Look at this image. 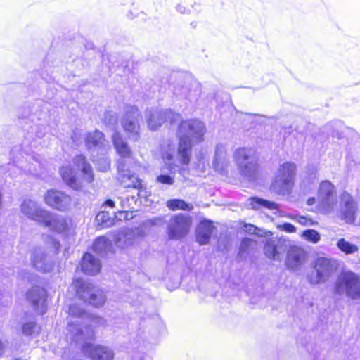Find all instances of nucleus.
Here are the masks:
<instances>
[{
	"mask_svg": "<svg viewBox=\"0 0 360 360\" xmlns=\"http://www.w3.org/2000/svg\"><path fill=\"white\" fill-rule=\"evenodd\" d=\"M141 115L139 109L135 106H129L122 120V126L129 134V139L137 141L140 139V121Z\"/></svg>",
	"mask_w": 360,
	"mask_h": 360,
	"instance_id": "nucleus-9",
	"label": "nucleus"
},
{
	"mask_svg": "<svg viewBox=\"0 0 360 360\" xmlns=\"http://www.w3.org/2000/svg\"><path fill=\"white\" fill-rule=\"evenodd\" d=\"M112 141L119 155L117 169L121 184L126 188L139 189L141 187V181L131 172L132 169H136L139 166V162L135 158L131 148L120 132L115 131L113 134Z\"/></svg>",
	"mask_w": 360,
	"mask_h": 360,
	"instance_id": "nucleus-1",
	"label": "nucleus"
},
{
	"mask_svg": "<svg viewBox=\"0 0 360 360\" xmlns=\"http://www.w3.org/2000/svg\"><path fill=\"white\" fill-rule=\"evenodd\" d=\"M157 182L162 184L172 185L174 183V176L162 174L157 176Z\"/></svg>",
	"mask_w": 360,
	"mask_h": 360,
	"instance_id": "nucleus-40",
	"label": "nucleus"
},
{
	"mask_svg": "<svg viewBox=\"0 0 360 360\" xmlns=\"http://www.w3.org/2000/svg\"><path fill=\"white\" fill-rule=\"evenodd\" d=\"M280 229L288 233H293L295 232L296 231V228L290 223H284L283 224L280 226Z\"/></svg>",
	"mask_w": 360,
	"mask_h": 360,
	"instance_id": "nucleus-46",
	"label": "nucleus"
},
{
	"mask_svg": "<svg viewBox=\"0 0 360 360\" xmlns=\"http://www.w3.org/2000/svg\"><path fill=\"white\" fill-rule=\"evenodd\" d=\"M135 240V234L129 229L119 231L114 237V242L117 247L125 248L132 245Z\"/></svg>",
	"mask_w": 360,
	"mask_h": 360,
	"instance_id": "nucleus-29",
	"label": "nucleus"
},
{
	"mask_svg": "<svg viewBox=\"0 0 360 360\" xmlns=\"http://www.w3.org/2000/svg\"><path fill=\"white\" fill-rule=\"evenodd\" d=\"M316 202V199L314 198H310L307 200V204L309 205H312Z\"/></svg>",
	"mask_w": 360,
	"mask_h": 360,
	"instance_id": "nucleus-49",
	"label": "nucleus"
},
{
	"mask_svg": "<svg viewBox=\"0 0 360 360\" xmlns=\"http://www.w3.org/2000/svg\"><path fill=\"white\" fill-rule=\"evenodd\" d=\"M117 116L112 111H108L105 113L103 120L108 125H114L117 123Z\"/></svg>",
	"mask_w": 360,
	"mask_h": 360,
	"instance_id": "nucleus-42",
	"label": "nucleus"
},
{
	"mask_svg": "<svg viewBox=\"0 0 360 360\" xmlns=\"http://www.w3.org/2000/svg\"><path fill=\"white\" fill-rule=\"evenodd\" d=\"M72 139L77 145H79L82 140L84 139L86 146L89 150L97 148L102 153L110 149L109 143L105 140L104 134L98 130L88 133L84 137L82 136L79 132L74 131Z\"/></svg>",
	"mask_w": 360,
	"mask_h": 360,
	"instance_id": "nucleus-10",
	"label": "nucleus"
},
{
	"mask_svg": "<svg viewBox=\"0 0 360 360\" xmlns=\"http://www.w3.org/2000/svg\"><path fill=\"white\" fill-rule=\"evenodd\" d=\"M46 245L49 248L53 249V251L55 253L58 252V251L60 247V242L51 237L48 238V241L46 242Z\"/></svg>",
	"mask_w": 360,
	"mask_h": 360,
	"instance_id": "nucleus-44",
	"label": "nucleus"
},
{
	"mask_svg": "<svg viewBox=\"0 0 360 360\" xmlns=\"http://www.w3.org/2000/svg\"><path fill=\"white\" fill-rule=\"evenodd\" d=\"M20 210L26 217L39 224L42 223L46 216H47L48 212L42 208L37 202L30 199H26L22 202Z\"/></svg>",
	"mask_w": 360,
	"mask_h": 360,
	"instance_id": "nucleus-16",
	"label": "nucleus"
},
{
	"mask_svg": "<svg viewBox=\"0 0 360 360\" xmlns=\"http://www.w3.org/2000/svg\"><path fill=\"white\" fill-rule=\"evenodd\" d=\"M191 225V218L183 214L172 216L167 225V233L171 239L179 240L185 237L189 232Z\"/></svg>",
	"mask_w": 360,
	"mask_h": 360,
	"instance_id": "nucleus-11",
	"label": "nucleus"
},
{
	"mask_svg": "<svg viewBox=\"0 0 360 360\" xmlns=\"http://www.w3.org/2000/svg\"><path fill=\"white\" fill-rule=\"evenodd\" d=\"M176 116L171 110L151 109L146 112V121L150 130H156L168 120L173 122Z\"/></svg>",
	"mask_w": 360,
	"mask_h": 360,
	"instance_id": "nucleus-15",
	"label": "nucleus"
},
{
	"mask_svg": "<svg viewBox=\"0 0 360 360\" xmlns=\"http://www.w3.org/2000/svg\"><path fill=\"white\" fill-rule=\"evenodd\" d=\"M4 347L2 342L0 341V356L4 353Z\"/></svg>",
	"mask_w": 360,
	"mask_h": 360,
	"instance_id": "nucleus-51",
	"label": "nucleus"
},
{
	"mask_svg": "<svg viewBox=\"0 0 360 360\" xmlns=\"http://www.w3.org/2000/svg\"><path fill=\"white\" fill-rule=\"evenodd\" d=\"M9 176H14V175L11 174V173L9 174Z\"/></svg>",
	"mask_w": 360,
	"mask_h": 360,
	"instance_id": "nucleus-53",
	"label": "nucleus"
},
{
	"mask_svg": "<svg viewBox=\"0 0 360 360\" xmlns=\"http://www.w3.org/2000/svg\"><path fill=\"white\" fill-rule=\"evenodd\" d=\"M81 266L85 274L94 275L99 272L101 266L98 259L90 253H86L83 256Z\"/></svg>",
	"mask_w": 360,
	"mask_h": 360,
	"instance_id": "nucleus-28",
	"label": "nucleus"
},
{
	"mask_svg": "<svg viewBox=\"0 0 360 360\" xmlns=\"http://www.w3.org/2000/svg\"><path fill=\"white\" fill-rule=\"evenodd\" d=\"M173 92L177 97L195 101L200 94V85L191 77L179 79L174 84Z\"/></svg>",
	"mask_w": 360,
	"mask_h": 360,
	"instance_id": "nucleus-13",
	"label": "nucleus"
},
{
	"mask_svg": "<svg viewBox=\"0 0 360 360\" xmlns=\"http://www.w3.org/2000/svg\"><path fill=\"white\" fill-rule=\"evenodd\" d=\"M341 206L340 209L335 212L334 214H339L342 219L347 223H354L356 219L357 212V204L352 196L348 193L345 192L340 196Z\"/></svg>",
	"mask_w": 360,
	"mask_h": 360,
	"instance_id": "nucleus-14",
	"label": "nucleus"
},
{
	"mask_svg": "<svg viewBox=\"0 0 360 360\" xmlns=\"http://www.w3.org/2000/svg\"><path fill=\"white\" fill-rule=\"evenodd\" d=\"M314 272L308 276L311 284L324 283L327 281L335 269V266L330 259L319 257L314 265Z\"/></svg>",
	"mask_w": 360,
	"mask_h": 360,
	"instance_id": "nucleus-12",
	"label": "nucleus"
},
{
	"mask_svg": "<svg viewBox=\"0 0 360 360\" xmlns=\"http://www.w3.org/2000/svg\"><path fill=\"white\" fill-rule=\"evenodd\" d=\"M88 340L82 342V351L84 354L93 360H112L114 358L113 352L108 347L96 345L87 342ZM78 344H82L79 342Z\"/></svg>",
	"mask_w": 360,
	"mask_h": 360,
	"instance_id": "nucleus-17",
	"label": "nucleus"
},
{
	"mask_svg": "<svg viewBox=\"0 0 360 360\" xmlns=\"http://www.w3.org/2000/svg\"><path fill=\"white\" fill-rule=\"evenodd\" d=\"M292 219L297 221L299 224L306 226V225H311L312 223L311 222V220L309 219H307V217L304 216H294L292 217Z\"/></svg>",
	"mask_w": 360,
	"mask_h": 360,
	"instance_id": "nucleus-45",
	"label": "nucleus"
},
{
	"mask_svg": "<svg viewBox=\"0 0 360 360\" xmlns=\"http://www.w3.org/2000/svg\"><path fill=\"white\" fill-rule=\"evenodd\" d=\"M338 248L347 255L353 254L358 250L356 245L352 244L344 238L339 239L337 243Z\"/></svg>",
	"mask_w": 360,
	"mask_h": 360,
	"instance_id": "nucleus-36",
	"label": "nucleus"
},
{
	"mask_svg": "<svg viewBox=\"0 0 360 360\" xmlns=\"http://www.w3.org/2000/svg\"><path fill=\"white\" fill-rule=\"evenodd\" d=\"M294 184V181L275 176L271 185V191L278 195H288L291 193Z\"/></svg>",
	"mask_w": 360,
	"mask_h": 360,
	"instance_id": "nucleus-26",
	"label": "nucleus"
},
{
	"mask_svg": "<svg viewBox=\"0 0 360 360\" xmlns=\"http://www.w3.org/2000/svg\"><path fill=\"white\" fill-rule=\"evenodd\" d=\"M206 132L205 124L195 119L182 121L177 131L179 141L178 145V160L185 164H189L194 144L204 140Z\"/></svg>",
	"mask_w": 360,
	"mask_h": 360,
	"instance_id": "nucleus-2",
	"label": "nucleus"
},
{
	"mask_svg": "<svg viewBox=\"0 0 360 360\" xmlns=\"http://www.w3.org/2000/svg\"><path fill=\"white\" fill-rule=\"evenodd\" d=\"M214 229L212 221L206 219L201 221L196 229L197 242L201 245L209 243Z\"/></svg>",
	"mask_w": 360,
	"mask_h": 360,
	"instance_id": "nucleus-25",
	"label": "nucleus"
},
{
	"mask_svg": "<svg viewBox=\"0 0 360 360\" xmlns=\"http://www.w3.org/2000/svg\"><path fill=\"white\" fill-rule=\"evenodd\" d=\"M36 329L37 325L35 322H27L22 326V333L25 335H31L35 332Z\"/></svg>",
	"mask_w": 360,
	"mask_h": 360,
	"instance_id": "nucleus-41",
	"label": "nucleus"
},
{
	"mask_svg": "<svg viewBox=\"0 0 360 360\" xmlns=\"http://www.w3.org/2000/svg\"><path fill=\"white\" fill-rule=\"evenodd\" d=\"M335 292L352 299L360 298V276L352 271H342L336 281Z\"/></svg>",
	"mask_w": 360,
	"mask_h": 360,
	"instance_id": "nucleus-6",
	"label": "nucleus"
},
{
	"mask_svg": "<svg viewBox=\"0 0 360 360\" xmlns=\"http://www.w3.org/2000/svg\"><path fill=\"white\" fill-rule=\"evenodd\" d=\"M4 170V167H0V174H1Z\"/></svg>",
	"mask_w": 360,
	"mask_h": 360,
	"instance_id": "nucleus-52",
	"label": "nucleus"
},
{
	"mask_svg": "<svg viewBox=\"0 0 360 360\" xmlns=\"http://www.w3.org/2000/svg\"><path fill=\"white\" fill-rule=\"evenodd\" d=\"M264 251L265 255L269 259L279 260L283 251L281 242L276 239L268 240L265 243Z\"/></svg>",
	"mask_w": 360,
	"mask_h": 360,
	"instance_id": "nucleus-30",
	"label": "nucleus"
},
{
	"mask_svg": "<svg viewBox=\"0 0 360 360\" xmlns=\"http://www.w3.org/2000/svg\"><path fill=\"white\" fill-rule=\"evenodd\" d=\"M105 204L111 207H113L115 206V202L112 200H108L105 202Z\"/></svg>",
	"mask_w": 360,
	"mask_h": 360,
	"instance_id": "nucleus-50",
	"label": "nucleus"
},
{
	"mask_svg": "<svg viewBox=\"0 0 360 360\" xmlns=\"http://www.w3.org/2000/svg\"><path fill=\"white\" fill-rule=\"evenodd\" d=\"M234 161L241 175L253 179L257 171L258 164L252 148H240L233 153Z\"/></svg>",
	"mask_w": 360,
	"mask_h": 360,
	"instance_id": "nucleus-5",
	"label": "nucleus"
},
{
	"mask_svg": "<svg viewBox=\"0 0 360 360\" xmlns=\"http://www.w3.org/2000/svg\"><path fill=\"white\" fill-rule=\"evenodd\" d=\"M112 248V242L105 236L98 238L93 244V250L99 255L110 251Z\"/></svg>",
	"mask_w": 360,
	"mask_h": 360,
	"instance_id": "nucleus-34",
	"label": "nucleus"
},
{
	"mask_svg": "<svg viewBox=\"0 0 360 360\" xmlns=\"http://www.w3.org/2000/svg\"><path fill=\"white\" fill-rule=\"evenodd\" d=\"M41 224L56 233L65 232L68 229V222L65 217L49 211Z\"/></svg>",
	"mask_w": 360,
	"mask_h": 360,
	"instance_id": "nucleus-22",
	"label": "nucleus"
},
{
	"mask_svg": "<svg viewBox=\"0 0 360 360\" xmlns=\"http://www.w3.org/2000/svg\"><path fill=\"white\" fill-rule=\"evenodd\" d=\"M243 230L248 233L255 234V235L261 236V237L264 236L263 231L259 230L256 226H255L252 224H245L243 226Z\"/></svg>",
	"mask_w": 360,
	"mask_h": 360,
	"instance_id": "nucleus-43",
	"label": "nucleus"
},
{
	"mask_svg": "<svg viewBox=\"0 0 360 360\" xmlns=\"http://www.w3.org/2000/svg\"><path fill=\"white\" fill-rule=\"evenodd\" d=\"M75 166L81 169L83 176L79 179L70 166H63L60 169V174L65 184L74 190L80 189L84 184L94 181L92 167L82 155H77L74 159Z\"/></svg>",
	"mask_w": 360,
	"mask_h": 360,
	"instance_id": "nucleus-4",
	"label": "nucleus"
},
{
	"mask_svg": "<svg viewBox=\"0 0 360 360\" xmlns=\"http://www.w3.org/2000/svg\"><path fill=\"white\" fill-rule=\"evenodd\" d=\"M317 200L319 209L321 213H335L337 210L338 200L335 187L331 182L323 181L320 184Z\"/></svg>",
	"mask_w": 360,
	"mask_h": 360,
	"instance_id": "nucleus-7",
	"label": "nucleus"
},
{
	"mask_svg": "<svg viewBox=\"0 0 360 360\" xmlns=\"http://www.w3.org/2000/svg\"><path fill=\"white\" fill-rule=\"evenodd\" d=\"M20 151L21 149L20 146H15L11 150V154L13 163L9 164V170L15 169V168L18 169V167H20L21 169H23L25 172L32 173L33 171L31 167H27L24 165L25 161L20 159L21 156L23 158Z\"/></svg>",
	"mask_w": 360,
	"mask_h": 360,
	"instance_id": "nucleus-32",
	"label": "nucleus"
},
{
	"mask_svg": "<svg viewBox=\"0 0 360 360\" xmlns=\"http://www.w3.org/2000/svg\"><path fill=\"white\" fill-rule=\"evenodd\" d=\"M31 260L34 267L38 271L48 272L52 269L53 263L43 247H35L32 251Z\"/></svg>",
	"mask_w": 360,
	"mask_h": 360,
	"instance_id": "nucleus-20",
	"label": "nucleus"
},
{
	"mask_svg": "<svg viewBox=\"0 0 360 360\" xmlns=\"http://www.w3.org/2000/svg\"><path fill=\"white\" fill-rule=\"evenodd\" d=\"M256 245L255 240L250 238H245L242 240L240 247V253L243 255L248 252L249 248H253Z\"/></svg>",
	"mask_w": 360,
	"mask_h": 360,
	"instance_id": "nucleus-39",
	"label": "nucleus"
},
{
	"mask_svg": "<svg viewBox=\"0 0 360 360\" xmlns=\"http://www.w3.org/2000/svg\"><path fill=\"white\" fill-rule=\"evenodd\" d=\"M250 206L252 209L258 210L262 207H265L271 210H277L278 205L272 201H269L259 198H251L248 200Z\"/></svg>",
	"mask_w": 360,
	"mask_h": 360,
	"instance_id": "nucleus-33",
	"label": "nucleus"
},
{
	"mask_svg": "<svg viewBox=\"0 0 360 360\" xmlns=\"http://www.w3.org/2000/svg\"><path fill=\"white\" fill-rule=\"evenodd\" d=\"M69 314L71 319L67 327V336L75 343L82 342L86 340H92L94 331L91 326L84 324L85 312L77 304L70 305Z\"/></svg>",
	"mask_w": 360,
	"mask_h": 360,
	"instance_id": "nucleus-3",
	"label": "nucleus"
},
{
	"mask_svg": "<svg viewBox=\"0 0 360 360\" xmlns=\"http://www.w3.org/2000/svg\"><path fill=\"white\" fill-rule=\"evenodd\" d=\"M74 285L78 297L86 302L98 307L102 306L105 300L104 295L94 289L93 285L82 279H76Z\"/></svg>",
	"mask_w": 360,
	"mask_h": 360,
	"instance_id": "nucleus-8",
	"label": "nucleus"
},
{
	"mask_svg": "<svg viewBox=\"0 0 360 360\" xmlns=\"http://www.w3.org/2000/svg\"><path fill=\"white\" fill-rule=\"evenodd\" d=\"M122 218L127 219V213L126 212L120 211L117 214H114V217H112L109 212L102 211L96 215V221L103 227H110L115 224L116 219L122 220Z\"/></svg>",
	"mask_w": 360,
	"mask_h": 360,
	"instance_id": "nucleus-27",
	"label": "nucleus"
},
{
	"mask_svg": "<svg viewBox=\"0 0 360 360\" xmlns=\"http://www.w3.org/2000/svg\"><path fill=\"white\" fill-rule=\"evenodd\" d=\"M301 236L306 240L312 243H317L321 240L320 234L314 229H307L302 231Z\"/></svg>",
	"mask_w": 360,
	"mask_h": 360,
	"instance_id": "nucleus-37",
	"label": "nucleus"
},
{
	"mask_svg": "<svg viewBox=\"0 0 360 360\" xmlns=\"http://www.w3.org/2000/svg\"><path fill=\"white\" fill-rule=\"evenodd\" d=\"M296 169L297 167L295 163L291 162H284L278 168L275 176L295 181Z\"/></svg>",
	"mask_w": 360,
	"mask_h": 360,
	"instance_id": "nucleus-31",
	"label": "nucleus"
},
{
	"mask_svg": "<svg viewBox=\"0 0 360 360\" xmlns=\"http://www.w3.org/2000/svg\"><path fill=\"white\" fill-rule=\"evenodd\" d=\"M161 156L164 162L167 165L170 169L179 165H186L178 160V150L176 151V147L174 143L170 140L163 141L160 145Z\"/></svg>",
	"mask_w": 360,
	"mask_h": 360,
	"instance_id": "nucleus-19",
	"label": "nucleus"
},
{
	"mask_svg": "<svg viewBox=\"0 0 360 360\" xmlns=\"http://www.w3.org/2000/svg\"><path fill=\"white\" fill-rule=\"evenodd\" d=\"M306 258L305 251L300 247H291L287 255L286 265L291 269H297L304 262Z\"/></svg>",
	"mask_w": 360,
	"mask_h": 360,
	"instance_id": "nucleus-23",
	"label": "nucleus"
},
{
	"mask_svg": "<svg viewBox=\"0 0 360 360\" xmlns=\"http://www.w3.org/2000/svg\"><path fill=\"white\" fill-rule=\"evenodd\" d=\"M167 207L171 210H187L190 211L193 209V206L191 204H188L180 199H172L167 202Z\"/></svg>",
	"mask_w": 360,
	"mask_h": 360,
	"instance_id": "nucleus-35",
	"label": "nucleus"
},
{
	"mask_svg": "<svg viewBox=\"0 0 360 360\" xmlns=\"http://www.w3.org/2000/svg\"><path fill=\"white\" fill-rule=\"evenodd\" d=\"M94 162L99 171L106 172L110 167V160L106 155L95 159Z\"/></svg>",
	"mask_w": 360,
	"mask_h": 360,
	"instance_id": "nucleus-38",
	"label": "nucleus"
},
{
	"mask_svg": "<svg viewBox=\"0 0 360 360\" xmlns=\"http://www.w3.org/2000/svg\"><path fill=\"white\" fill-rule=\"evenodd\" d=\"M309 360H324V358L319 354L318 356H313Z\"/></svg>",
	"mask_w": 360,
	"mask_h": 360,
	"instance_id": "nucleus-48",
	"label": "nucleus"
},
{
	"mask_svg": "<svg viewBox=\"0 0 360 360\" xmlns=\"http://www.w3.org/2000/svg\"><path fill=\"white\" fill-rule=\"evenodd\" d=\"M44 200L48 205L58 210H65L71 205L70 195L57 190L48 191L44 196Z\"/></svg>",
	"mask_w": 360,
	"mask_h": 360,
	"instance_id": "nucleus-18",
	"label": "nucleus"
},
{
	"mask_svg": "<svg viewBox=\"0 0 360 360\" xmlns=\"http://www.w3.org/2000/svg\"><path fill=\"white\" fill-rule=\"evenodd\" d=\"M176 10L178 11V12H179L180 13H187L188 11V9L186 8V7L182 5V4H179L177 6H176Z\"/></svg>",
	"mask_w": 360,
	"mask_h": 360,
	"instance_id": "nucleus-47",
	"label": "nucleus"
},
{
	"mask_svg": "<svg viewBox=\"0 0 360 360\" xmlns=\"http://www.w3.org/2000/svg\"><path fill=\"white\" fill-rule=\"evenodd\" d=\"M229 160L226 154V146L221 143H219L215 147L214 158L212 166L215 171L223 173L227 168Z\"/></svg>",
	"mask_w": 360,
	"mask_h": 360,
	"instance_id": "nucleus-24",
	"label": "nucleus"
},
{
	"mask_svg": "<svg viewBox=\"0 0 360 360\" xmlns=\"http://www.w3.org/2000/svg\"><path fill=\"white\" fill-rule=\"evenodd\" d=\"M27 298L38 314L42 315L45 313L46 294L44 288L33 287L28 291Z\"/></svg>",
	"mask_w": 360,
	"mask_h": 360,
	"instance_id": "nucleus-21",
	"label": "nucleus"
}]
</instances>
